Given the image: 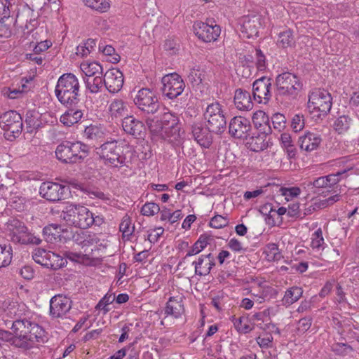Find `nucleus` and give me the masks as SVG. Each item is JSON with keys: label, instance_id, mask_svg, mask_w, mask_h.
Returning a JSON list of instances; mask_svg holds the SVG:
<instances>
[{"label": "nucleus", "instance_id": "obj_1", "mask_svg": "<svg viewBox=\"0 0 359 359\" xmlns=\"http://www.w3.org/2000/svg\"><path fill=\"white\" fill-rule=\"evenodd\" d=\"M4 325L11 328L15 335L13 346L25 350L32 348L36 343L46 341L45 330L37 323L32 322L13 308L6 311L3 318Z\"/></svg>", "mask_w": 359, "mask_h": 359}, {"label": "nucleus", "instance_id": "obj_2", "mask_svg": "<svg viewBox=\"0 0 359 359\" xmlns=\"http://www.w3.org/2000/svg\"><path fill=\"white\" fill-rule=\"evenodd\" d=\"M79 82L72 73L61 75L57 82L55 93L58 101L66 107L75 106L79 100Z\"/></svg>", "mask_w": 359, "mask_h": 359}, {"label": "nucleus", "instance_id": "obj_3", "mask_svg": "<svg viewBox=\"0 0 359 359\" xmlns=\"http://www.w3.org/2000/svg\"><path fill=\"white\" fill-rule=\"evenodd\" d=\"M90 241L84 240L82 242L81 249L77 252L65 251L63 255L60 256L51 251L48 257V262L46 264L45 267L51 269L53 270H57L66 266L69 259L71 262L82 264L84 266L90 265V252H88V245Z\"/></svg>", "mask_w": 359, "mask_h": 359}, {"label": "nucleus", "instance_id": "obj_4", "mask_svg": "<svg viewBox=\"0 0 359 359\" xmlns=\"http://www.w3.org/2000/svg\"><path fill=\"white\" fill-rule=\"evenodd\" d=\"M276 86L280 95L296 98L302 89L299 78L290 72L278 74L276 79Z\"/></svg>", "mask_w": 359, "mask_h": 359}, {"label": "nucleus", "instance_id": "obj_5", "mask_svg": "<svg viewBox=\"0 0 359 359\" xmlns=\"http://www.w3.org/2000/svg\"><path fill=\"white\" fill-rule=\"evenodd\" d=\"M204 118L207 121V126L217 135L223 133L226 128V121L221 104L213 102L208 105L204 113Z\"/></svg>", "mask_w": 359, "mask_h": 359}, {"label": "nucleus", "instance_id": "obj_6", "mask_svg": "<svg viewBox=\"0 0 359 359\" xmlns=\"http://www.w3.org/2000/svg\"><path fill=\"white\" fill-rule=\"evenodd\" d=\"M8 227L11 231L10 236L12 242L22 245H39L41 240L29 231L23 222L18 219L10 220Z\"/></svg>", "mask_w": 359, "mask_h": 359}, {"label": "nucleus", "instance_id": "obj_7", "mask_svg": "<svg viewBox=\"0 0 359 359\" xmlns=\"http://www.w3.org/2000/svg\"><path fill=\"white\" fill-rule=\"evenodd\" d=\"M0 127L5 131V137L12 140L17 137L22 130V120L15 111H8L0 116Z\"/></svg>", "mask_w": 359, "mask_h": 359}, {"label": "nucleus", "instance_id": "obj_8", "mask_svg": "<svg viewBox=\"0 0 359 359\" xmlns=\"http://www.w3.org/2000/svg\"><path fill=\"white\" fill-rule=\"evenodd\" d=\"M135 106L142 112L154 114L160 109V103L154 92L147 88L139 90L134 97Z\"/></svg>", "mask_w": 359, "mask_h": 359}, {"label": "nucleus", "instance_id": "obj_9", "mask_svg": "<svg viewBox=\"0 0 359 359\" xmlns=\"http://www.w3.org/2000/svg\"><path fill=\"white\" fill-rule=\"evenodd\" d=\"M331 94L324 89H316L309 96L308 108L317 110L321 115H327L332 108Z\"/></svg>", "mask_w": 359, "mask_h": 359}, {"label": "nucleus", "instance_id": "obj_10", "mask_svg": "<svg viewBox=\"0 0 359 359\" xmlns=\"http://www.w3.org/2000/svg\"><path fill=\"white\" fill-rule=\"evenodd\" d=\"M161 92L163 96L174 99L180 95L185 88V83L181 76L177 73L165 75L162 79Z\"/></svg>", "mask_w": 359, "mask_h": 359}, {"label": "nucleus", "instance_id": "obj_11", "mask_svg": "<svg viewBox=\"0 0 359 359\" xmlns=\"http://www.w3.org/2000/svg\"><path fill=\"white\" fill-rule=\"evenodd\" d=\"M193 32L195 35L202 41H215L219 36L221 28L217 25H209L207 22L196 21L194 22Z\"/></svg>", "mask_w": 359, "mask_h": 359}, {"label": "nucleus", "instance_id": "obj_12", "mask_svg": "<svg viewBox=\"0 0 359 359\" xmlns=\"http://www.w3.org/2000/svg\"><path fill=\"white\" fill-rule=\"evenodd\" d=\"M69 188L52 182H43L39 188L40 195L49 201H58L65 198Z\"/></svg>", "mask_w": 359, "mask_h": 359}, {"label": "nucleus", "instance_id": "obj_13", "mask_svg": "<svg viewBox=\"0 0 359 359\" xmlns=\"http://www.w3.org/2000/svg\"><path fill=\"white\" fill-rule=\"evenodd\" d=\"M271 79L262 76L252 83V93L255 100L259 103L268 102L271 97Z\"/></svg>", "mask_w": 359, "mask_h": 359}, {"label": "nucleus", "instance_id": "obj_14", "mask_svg": "<svg viewBox=\"0 0 359 359\" xmlns=\"http://www.w3.org/2000/svg\"><path fill=\"white\" fill-rule=\"evenodd\" d=\"M240 24L243 36L248 39L257 37L262 26V18L259 15H245L241 19Z\"/></svg>", "mask_w": 359, "mask_h": 359}, {"label": "nucleus", "instance_id": "obj_15", "mask_svg": "<svg viewBox=\"0 0 359 359\" xmlns=\"http://www.w3.org/2000/svg\"><path fill=\"white\" fill-rule=\"evenodd\" d=\"M160 120L165 128L166 137L170 138V141H177L181 137L178 117L170 112H165Z\"/></svg>", "mask_w": 359, "mask_h": 359}, {"label": "nucleus", "instance_id": "obj_16", "mask_svg": "<svg viewBox=\"0 0 359 359\" xmlns=\"http://www.w3.org/2000/svg\"><path fill=\"white\" fill-rule=\"evenodd\" d=\"M251 125L249 120L242 116L231 118L229 126V134L238 139L246 138L249 135Z\"/></svg>", "mask_w": 359, "mask_h": 359}, {"label": "nucleus", "instance_id": "obj_17", "mask_svg": "<svg viewBox=\"0 0 359 359\" xmlns=\"http://www.w3.org/2000/svg\"><path fill=\"white\" fill-rule=\"evenodd\" d=\"M123 130L135 138L142 139L146 134L147 128L144 123L133 116H126L122 120Z\"/></svg>", "mask_w": 359, "mask_h": 359}, {"label": "nucleus", "instance_id": "obj_18", "mask_svg": "<svg viewBox=\"0 0 359 359\" xmlns=\"http://www.w3.org/2000/svg\"><path fill=\"white\" fill-rule=\"evenodd\" d=\"M70 302L68 298L58 294L53 297L50 301V315L53 318H60L69 311Z\"/></svg>", "mask_w": 359, "mask_h": 359}, {"label": "nucleus", "instance_id": "obj_19", "mask_svg": "<svg viewBox=\"0 0 359 359\" xmlns=\"http://www.w3.org/2000/svg\"><path fill=\"white\" fill-rule=\"evenodd\" d=\"M105 87L109 93H115L121 90L123 85V74L118 69H111L104 74Z\"/></svg>", "mask_w": 359, "mask_h": 359}, {"label": "nucleus", "instance_id": "obj_20", "mask_svg": "<svg viewBox=\"0 0 359 359\" xmlns=\"http://www.w3.org/2000/svg\"><path fill=\"white\" fill-rule=\"evenodd\" d=\"M191 133L201 147L208 148L211 144L212 132L207 126L205 127L201 123H195L191 126Z\"/></svg>", "mask_w": 359, "mask_h": 359}, {"label": "nucleus", "instance_id": "obj_21", "mask_svg": "<svg viewBox=\"0 0 359 359\" xmlns=\"http://www.w3.org/2000/svg\"><path fill=\"white\" fill-rule=\"evenodd\" d=\"M108 102L109 94L107 92L99 91L91 94V109L97 111L95 116L98 119L104 117Z\"/></svg>", "mask_w": 359, "mask_h": 359}, {"label": "nucleus", "instance_id": "obj_22", "mask_svg": "<svg viewBox=\"0 0 359 359\" xmlns=\"http://www.w3.org/2000/svg\"><path fill=\"white\" fill-rule=\"evenodd\" d=\"M322 138L318 133L306 132L304 135L299 137L298 143L300 149L311 152L316 150L320 145Z\"/></svg>", "mask_w": 359, "mask_h": 359}, {"label": "nucleus", "instance_id": "obj_23", "mask_svg": "<svg viewBox=\"0 0 359 359\" xmlns=\"http://www.w3.org/2000/svg\"><path fill=\"white\" fill-rule=\"evenodd\" d=\"M334 130L338 134H344L349 129L354 134L359 133V121H353L351 117L346 115L340 116L334 123Z\"/></svg>", "mask_w": 359, "mask_h": 359}, {"label": "nucleus", "instance_id": "obj_24", "mask_svg": "<svg viewBox=\"0 0 359 359\" xmlns=\"http://www.w3.org/2000/svg\"><path fill=\"white\" fill-rule=\"evenodd\" d=\"M195 266V273L199 276H205L210 273L215 265V258L211 253L201 255L197 261L192 263Z\"/></svg>", "mask_w": 359, "mask_h": 359}, {"label": "nucleus", "instance_id": "obj_25", "mask_svg": "<svg viewBox=\"0 0 359 359\" xmlns=\"http://www.w3.org/2000/svg\"><path fill=\"white\" fill-rule=\"evenodd\" d=\"M182 297L180 295L170 297L165 308V316H172L175 318L181 317L184 312Z\"/></svg>", "mask_w": 359, "mask_h": 359}, {"label": "nucleus", "instance_id": "obj_26", "mask_svg": "<svg viewBox=\"0 0 359 359\" xmlns=\"http://www.w3.org/2000/svg\"><path fill=\"white\" fill-rule=\"evenodd\" d=\"M234 103L236 108L242 111H250L253 108L250 93L242 88L236 89L234 93Z\"/></svg>", "mask_w": 359, "mask_h": 359}, {"label": "nucleus", "instance_id": "obj_27", "mask_svg": "<svg viewBox=\"0 0 359 359\" xmlns=\"http://www.w3.org/2000/svg\"><path fill=\"white\" fill-rule=\"evenodd\" d=\"M80 144H72L69 142H66L59 144L55 149L56 157H83L82 155L77 154L78 148H80Z\"/></svg>", "mask_w": 359, "mask_h": 359}, {"label": "nucleus", "instance_id": "obj_28", "mask_svg": "<svg viewBox=\"0 0 359 359\" xmlns=\"http://www.w3.org/2000/svg\"><path fill=\"white\" fill-rule=\"evenodd\" d=\"M93 147L95 148V154L99 157H109L110 155H116L118 157H121L120 154L117 151L120 149L117 147L116 142H107L99 147L95 144H93Z\"/></svg>", "mask_w": 359, "mask_h": 359}, {"label": "nucleus", "instance_id": "obj_29", "mask_svg": "<svg viewBox=\"0 0 359 359\" xmlns=\"http://www.w3.org/2000/svg\"><path fill=\"white\" fill-rule=\"evenodd\" d=\"M65 231L60 225L51 224L43 229V236L48 242L53 243L61 236V233Z\"/></svg>", "mask_w": 359, "mask_h": 359}, {"label": "nucleus", "instance_id": "obj_30", "mask_svg": "<svg viewBox=\"0 0 359 359\" xmlns=\"http://www.w3.org/2000/svg\"><path fill=\"white\" fill-rule=\"evenodd\" d=\"M303 290L302 287L293 286L287 289L282 299L283 305L287 307L297 302L302 296Z\"/></svg>", "mask_w": 359, "mask_h": 359}, {"label": "nucleus", "instance_id": "obj_31", "mask_svg": "<svg viewBox=\"0 0 359 359\" xmlns=\"http://www.w3.org/2000/svg\"><path fill=\"white\" fill-rule=\"evenodd\" d=\"M212 238L207 234L201 235L197 241L194 244L190 250H188L186 257L196 255L201 252Z\"/></svg>", "mask_w": 359, "mask_h": 359}, {"label": "nucleus", "instance_id": "obj_32", "mask_svg": "<svg viewBox=\"0 0 359 359\" xmlns=\"http://www.w3.org/2000/svg\"><path fill=\"white\" fill-rule=\"evenodd\" d=\"M79 205H71L66 208L65 210L61 213V218L67 222L70 225H74L77 227V221L79 219Z\"/></svg>", "mask_w": 359, "mask_h": 359}, {"label": "nucleus", "instance_id": "obj_33", "mask_svg": "<svg viewBox=\"0 0 359 359\" xmlns=\"http://www.w3.org/2000/svg\"><path fill=\"white\" fill-rule=\"evenodd\" d=\"M147 125L151 134L154 135H159L163 138H167L165 135V128L161 123L160 118H147L146 121Z\"/></svg>", "mask_w": 359, "mask_h": 359}, {"label": "nucleus", "instance_id": "obj_34", "mask_svg": "<svg viewBox=\"0 0 359 359\" xmlns=\"http://www.w3.org/2000/svg\"><path fill=\"white\" fill-rule=\"evenodd\" d=\"M109 113L111 117H121L126 114L127 108L122 100L115 99L109 105Z\"/></svg>", "mask_w": 359, "mask_h": 359}, {"label": "nucleus", "instance_id": "obj_35", "mask_svg": "<svg viewBox=\"0 0 359 359\" xmlns=\"http://www.w3.org/2000/svg\"><path fill=\"white\" fill-rule=\"evenodd\" d=\"M28 90L27 86L22 83L19 88L5 87L2 89V95L9 99H16L20 97L22 94Z\"/></svg>", "mask_w": 359, "mask_h": 359}, {"label": "nucleus", "instance_id": "obj_36", "mask_svg": "<svg viewBox=\"0 0 359 359\" xmlns=\"http://www.w3.org/2000/svg\"><path fill=\"white\" fill-rule=\"evenodd\" d=\"M13 249L8 245H0V269L8 266L12 261Z\"/></svg>", "mask_w": 359, "mask_h": 359}, {"label": "nucleus", "instance_id": "obj_37", "mask_svg": "<svg viewBox=\"0 0 359 359\" xmlns=\"http://www.w3.org/2000/svg\"><path fill=\"white\" fill-rule=\"evenodd\" d=\"M119 230L123 233V237L129 239L135 231V226L132 225L130 217L126 215L119 225Z\"/></svg>", "mask_w": 359, "mask_h": 359}, {"label": "nucleus", "instance_id": "obj_38", "mask_svg": "<svg viewBox=\"0 0 359 359\" xmlns=\"http://www.w3.org/2000/svg\"><path fill=\"white\" fill-rule=\"evenodd\" d=\"M88 212L89 210L86 207L79 205V219L77 221V227L81 229L85 230L88 229L90 226V222H88Z\"/></svg>", "mask_w": 359, "mask_h": 359}, {"label": "nucleus", "instance_id": "obj_39", "mask_svg": "<svg viewBox=\"0 0 359 359\" xmlns=\"http://www.w3.org/2000/svg\"><path fill=\"white\" fill-rule=\"evenodd\" d=\"M235 329L242 334H248L253 330V327L250 326L248 322V319L243 317L236 318L233 317L232 320Z\"/></svg>", "mask_w": 359, "mask_h": 359}, {"label": "nucleus", "instance_id": "obj_40", "mask_svg": "<svg viewBox=\"0 0 359 359\" xmlns=\"http://www.w3.org/2000/svg\"><path fill=\"white\" fill-rule=\"evenodd\" d=\"M99 51L102 52L105 55L111 57V62L113 63H118L121 60V56L115 53V48L110 46L107 45L105 43L100 42L98 46Z\"/></svg>", "mask_w": 359, "mask_h": 359}, {"label": "nucleus", "instance_id": "obj_41", "mask_svg": "<svg viewBox=\"0 0 359 359\" xmlns=\"http://www.w3.org/2000/svg\"><path fill=\"white\" fill-rule=\"evenodd\" d=\"M106 133V128L100 123L91 124V140H95L98 143H102L104 141Z\"/></svg>", "mask_w": 359, "mask_h": 359}, {"label": "nucleus", "instance_id": "obj_42", "mask_svg": "<svg viewBox=\"0 0 359 359\" xmlns=\"http://www.w3.org/2000/svg\"><path fill=\"white\" fill-rule=\"evenodd\" d=\"M264 253L266 255L269 260L277 261L282 257L278 245L273 243H268L265 246Z\"/></svg>", "mask_w": 359, "mask_h": 359}, {"label": "nucleus", "instance_id": "obj_43", "mask_svg": "<svg viewBox=\"0 0 359 359\" xmlns=\"http://www.w3.org/2000/svg\"><path fill=\"white\" fill-rule=\"evenodd\" d=\"M270 121H271L273 128L278 132H280L285 128L286 118L283 114H273L270 118Z\"/></svg>", "mask_w": 359, "mask_h": 359}, {"label": "nucleus", "instance_id": "obj_44", "mask_svg": "<svg viewBox=\"0 0 359 359\" xmlns=\"http://www.w3.org/2000/svg\"><path fill=\"white\" fill-rule=\"evenodd\" d=\"M49 253L50 251L42 248H37L33 251L32 258L35 262L45 266L46 264L48 262L47 261Z\"/></svg>", "mask_w": 359, "mask_h": 359}, {"label": "nucleus", "instance_id": "obj_45", "mask_svg": "<svg viewBox=\"0 0 359 359\" xmlns=\"http://www.w3.org/2000/svg\"><path fill=\"white\" fill-rule=\"evenodd\" d=\"M294 41L292 32L290 29H286L278 34V43L283 48L292 46Z\"/></svg>", "mask_w": 359, "mask_h": 359}, {"label": "nucleus", "instance_id": "obj_46", "mask_svg": "<svg viewBox=\"0 0 359 359\" xmlns=\"http://www.w3.org/2000/svg\"><path fill=\"white\" fill-rule=\"evenodd\" d=\"M325 243L323 237V231L320 228L318 229L311 237V245L313 249H323Z\"/></svg>", "mask_w": 359, "mask_h": 359}, {"label": "nucleus", "instance_id": "obj_47", "mask_svg": "<svg viewBox=\"0 0 359 359\" xmlns=\"http://www.w3.org/2000/svg\"><path fill=\"white\" fill-rule=\"evenodd\" d=\"M248 144L250 150L256 152L262 151L266 148L264 138L259 136L251 137L248 142Z\"/></svg>", "mask_w": 359, "mask_h": 359}, {"label": "nucleus", "instance_id": "obj_48", "mask_svg": "<svg viewBox=\"0 0 359 359\" xmlns=\"http://www.w3.org/2000/svg\"><path fill=\"white\" fill-rule=\"evenodd\" d=\"M300 189L296 187L290 188L280 187L278 190L280 195L284 196L287 201L292 200L294 197H297L300 194Z\"/></svg>", "mask_w": 359, "mask_h": 359}, {"label": "nucleus", "instance_id": "obj_49", "mask_svg": "<svg viewBox=\"0 0 359 359\" xmlns=\"http://www.w3.org/2000/svg\"><path fill=\"white\" fill-rule=\"evenodd\" d=\"M332 350L337 355L341 356H346L353 351L350 345L345 343H337L334 344L332 347Z\"/></svg>", "mask_w": 359, "mask_h": 359}, {"label": "nucleus", "instance_id": "obj_50", "mask_svg": "<svg viewBox=\"0 0 359 359\" xmlns=\"http://www.w3.org/2000/svg\"><path fill=\"white\" fill-rule=\"evenodd\" d=\"M188 79L189 81L193 84V86L199 85L204 79V74H203L200 69L193 68L190 70V72L188 75Z\"/></svg>", "mask_w": 359, "mask_h": 359}, {"label": "nucleus", "instance_id": "obj_51", "mask_svg": "<svg viewBox=\"0 0 359 359\" xmlns=\"http://www.w3.org/2000/svg\"><path fill=\"white\" fill-rule=\"evenodd\" d=\"M107 92V89L105 87V79L101 76H96L93 79V83L91 84V94H94L95 92Z\"/></svg>", "mask_w": 359, "mask_h": 359}, {"label": "nucleus", "instance_id": "obj_52", "mask_svg": "<svg viewBox=\"0 0 359 359\" xmlns=\"http://www.w3.org/2000/svg\"><path fill=\"white\" fill-rule=\"evenodd\" d=\"M160 211V208L155 203H146L141 208V213L144 216H153Z\"/></svg>", "mask_w": 359, "mask_h": 359}, {"label": "nucleus", "instance_id": "obj_53", "mask_svg": "<svg viewBox=\"0 0 359 359\" xmlns=\"http://www.w3.org/2000/svg\"><path fill=\"white\" fill-rule=\"evenodd\" d=\"M351 169L352 168L344 169V170L337 172L334 174H330L327 176H325V178L327 179V187H331L332 186L337 184L340 180L339 177H343V175H345L347 171H348Z\"/></svg>", "mask_w": 359, "mask_h": 359}, {"label": "nucleus", "instance_id": "obj_54", "mask_svg": "<svg viewBox=\"0 0 359 359\" xmlns=\"http://www.w3.org/2000/svg\"><path fill=\"white\" fill-rule=\"evenodd\" d=\"M110 7L109 0H91V9L104 13Z\"/></svg>", "mask_w": 359, "mask_h": 359}, {"label": "nucleus", "instance_id": "obj_55", "mask_svg": "<svg viewBox=\"0 0 359 359\" xmlns=\"http://www.w3.org/2000/svg\"><path fill=\"white\" fill-rule=\"evenodd\" d=\"M228 224H229V220L227 219V218H226L222 215H217L214 216L210 219V226L215 229L224 228V227L228 225Z\"/></svg>", "mask_w": 359, "mask_h": 359}, {"label": "nucleus", "instance_id": "obj_56", "mask_svg": "<svg viewBox=\"0 0 359 359\" xmlns=\"http://www.w3.org/2000/svg\"><path fill=\"white\" fill-rule=\"evenodd\" d=\"M304 118L303 115L296 114L291 121V128L297 133L302 130L304 128Z\"/></svg>", "mask_w": 359, "mask_h": 359}, {"label": "nucleus", "instance_id": "obj_57", "mask_svg": "<svg viewBox=\"0 0 359 359\" xmlns=\"http://www.w3.org/2000/svg\"><path fill=\"white\" fill-rule=\"evenodd\" d=\"M273 338L271 334H265L264 337H258L256 338V341L262 348H269L273 346Z\"/></svg>", "mask_w": 359, "mask_h": 359}, {"label": "nucleus", "instance_id": "obj_58", "mask_svg": "<svg viewBox=\"0 0 359 359\" xmlns=\"http://www.w3.org/2000/svg\"><path fill=\"white\" fill-rule=\"evenodd\" d=\"M270 121L269 116L263 111L259 110L254 113L252 116V122L255 126L257 123H268Z\"/></svg>", "mask_w": 359, "mask_h": 359}, {"label": "nucleus", "instance_id": "obj_59", "mask_svg": "<svg viewBox=\"0 0 359 359\" xmlns=\"http://www.w3.org/2000/svg\"><path fill=\"white\" fill-rule=\"evenodd\" d=\"M311 326V319L309 318H301L297 323V332L301 334L305 333Z\"/></svg>", "mask_w": 359, "mask_h": 359}, {"label": "nucleus", "instance_id": "obj_60", "mask_svg": "<svg viewBox=\"0 0 359 359\" xmlns=\"http://www.w3.org/2000/svg\"><path fill=\"white\" fill-rule=\"evenodd\" d=\"M256 65L259 71L265 70L266 65V57L260 49H256Z\"/></svg>", "mask_w": 359, "mask_h": 359}, {"label": "nucleus", "instance_id": "obj_61", "mask_svg": "<svg viewBox=\"0 0 359 359\" xmlns=\"http://www.w3.org/2000/svg\"><path fill=\"white\" fill-rule=\"evenodd\" d=\"M327 179L325 178V176L320 177L317 179H316L313 182H309L307 183V187L311 188H324V187H328L327 184Z\"/></svg>", "mask_w": 359, "mask_h": 359}, {"label": "nucleus", "instance_id": "obj_62", "mask_svg": "<svg viewBox=\"0 0 359 359\" xmlns=\"http://www.w3.org/2000/svg\"><path fill=\"white\" fill-rule=\"evenodd\" d=\"M88 40L83 43L79 44L76 48V54L81 57H86L90 53Z\"/></svg>", "mask_w": 359, "mask_h": 359}, {"label": "nucleus", "instance_id": "obj_63", "mask_svg": "<svg viewBox=\"0 0 359 359\" xmlns=\"http://www.w3.org/2000/svg\"><path fill=\"white\" fill-rule=\"evenodd\" d=\"M61 123L66 126H72L76 123V121L74 119V116H72V110H69L62 114L60 117Z\"/></svg>", "mask_w": 359, "mask_h": 359}, {"label": "nucleus", "instance_id": "obj_64", "mask_svg": "<svg viewBox=\"0 0 359 359\" xmlns=\"http://www.w3.org/2000/svg\"><path fill=\"white\" fill-rule=\"evenodd\" d=\"M91 227L93 226L94 229L97 227L100 230L105 228V222L103 217L100 215H96L94 217L93 214L91 212Z\"/></svg>", "mask_w": 359, "mask_h": 359}]
</instances>
